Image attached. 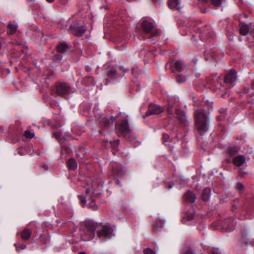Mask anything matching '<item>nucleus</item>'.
I'll return each mask as SVG.
<instances>
[{"instance_id":"f257e3e1","label":"nucleus","mask_w":254,"mask_h":254,"mask_svg":"<svg viewBox=\"0 0 254 254\" xmlns=\"http://www.w3.org/2000/svg\"><path fill=\"white\" fill-rule=\"evenodd\" d=\"M195 126L200 134L206 132L209 128V119L201 109L194 112Z\"/></svg>"},{"instance_id":"f03ea898","label":"nucleus","mask_w":254,"mask_h":254,"mask_svg":"<svg viewBox=\"0 0 254 254\" xmlns=\"http://www.w3.org/2000/svg\"><path fill=\"white\" fill-rule=\"evenodd\" d=\"M116 131L120 136H126L130 134L131 130L128 126V122L126 120L119 121L116 125Z\"/></svg>"},{"instance_id":"7ed1b4c3","label":"nucleus","mask_w":254,"mask_h":254,"mask_svg":"<svg viewBox=\"0 0 254 254\" xmlns=\"http://www.w3.org/2000/svg\"><path fill=\"white\" fill-rule=\"evenodd\" d=\"M113 229L108 225H103L98 230L97 235L99 238H110L113 233Z\"/></svg>"},{"instance_id":"20e7f679","label":"nucleus","mask_w":254,"mask_h":254,"mask_svg":"<svg viewBox=\"0 0 254 254\" xmlns=\"http://www.w3.org/2000/svg\"><path fill=\"white\" fill-rule=\"evenodd\" d=\"M164 111V109L162 107L155 104H150L148 107V111L143 117L145 118L151 115H158Z\"/></svg>"},{"instance_id":"39448f33","label":"nucleus","mask_w":254,"mask_h":254,"mask_svg":"<svg viewBox=\"0 0 254 254\" xmlns=\"http://www.w3.org/2000/svg\"><path fill=\"white\" fill-rule=\"evenodd\" d=\"M56 87L57 93L60 95L68 94L71 89V87L65 83H58Z\"/></svg>"},{"instance_id":"423d86ee","label":"nucleus","mask_w":254,"mask_h":254,"mask_svg":"<svg viewBox=\"0 0 254 254\" xmlns=\"http://www.w3.org/2000/svg\"><path fill=\"white\" fill-rule=\"evenodd\" d=\"M69 29H70V30L71 31V32L73 34H74L78 37H80L83 35V34L86 30L87 28L85 27V26H79L78 25H71L70 26Z\"/></svg>"},{"instance_id":"0eeeda50","label":"nucleus","mask_w":254,"mask_h":254,"mask_svg":"<svg viewBox=\"0 0 254 254\" xmlns=\"http://www.w3.org/2000/svg\"><path fill=\"white\" fill-rule=\"evenodd\" d=\"M116 119L113 116H105L102 118L100 123L104 127H107L111 126Z\"/></svg>"},{"instance_id":"6e6552de","label":"nucleus","mask_w":254,"mask_h":254,"mask_svg":"<svg viewBox=\"0 0 254 254\" xmlns=\"http://www.w3.org/2000/svg\"><path fill=\"white\" fill-rule=\"evenodd\" d=\"M237 80L236 72L234 70H231L225 76V82L233 84Z\"/></svg>"},{"instance_id":"1a4fd4ad","label":"nucleus","mask_w":254,"mask_h":254,"mask_svg":"<svg viewBox=\"0 0 254 254\" xmlns=\"http://www.w3.org/2000/svg\"><path fill=\"white\" fill-rule=\"evenodd\" d=\"M141 26L146 33H150L154 28L153 23L147 21H143L141 23Z\"/></svg>"},{"instance_id":"9d476101","label":"nucleus","mask_w":254,"mask_h":254,"mask_svg":"<svg viewBox=\"0 0 254 254\" xmlns=\"http://www.w3.org/2000/svg\"><path fill=\"white\" fill-rule=\"evenodd\" d=\"M176 117L180 122L185 124L187 121V116L184 111L181 110H177L176 111Z\"/></svg>"},{"instance_id":"9b49d317","label":"nucleus","mask_w":254,"mask_h":254,"mask_svg":"<svg viewBox=\"0 0 254 254\" xmlns=\"http://www.w3.org/2000/svg\"><path fill=\"white\" fill-rule=\"evenodd\" d=\"M172 66L178 71H182L185 68V65L182 61H177L172 63Z\"/></svg>"},{"instance_id":"f8f14e48","label":"nucleus","mask_w":254,"mask_h":254,"mask_svg":"<svg viewBox=\"0 0 254 254\" xmlns=\"http://www.w3.org/2000/svg\"><path fill=\"white\" fill-rule=\"evenodd\" d=\"M169 6L172 9H176L180 11L181 10V3L179 0H169Z\"/></svg>"},{"instance_id":"ddd939ff","label":"nucleus","mask_w":254,"mask_h":254,"mask_svg":"<svg viewBox=\"0 0 254 254\" xmlns=\"http://www.w3.org/2000/svg\"><path fill=\"white\" fill-rule=\"evenodd\" d=\"M246 161L245 157L242 155H238L235 157L233 159L234 164L237 166H241L244 164Z\"/></svg>"},{"instance_id":"4468645a","label":"nucleus","mask_w":254,"mask_h":254,"mask_svg":"<svg viewBox=\"0 0 254 254\" xmlns=\"http://www.w3.org/2000/svg\"><path fill=\"white\" fill-rule=\"evenodd\" d=\"M17 25L12 22H10L7 25V33L9 34H13L17 29Z\"/></svg>"},{"instance_id":"2eb2a0df","label":"nucleus","mask_w":254,"mask_h":254,"mask_svg":"<svg viewBox=\"0 0 254 254\" xmlns=\"http://www.w3.org/2000/svg\"><path fill=\"white\" fill-rule=\"evenodd\" d=\"M251 29V27L250 26V25L243 23L241 24L240 32L241 34L243 35H246L250 32Z\"/></svg>"},{"instance_id":"dca6fc26","label":"nucleus","mask_w":254,"mask_h":254,"mask_svg":"<svg viewBox=\"0 0 254 254\" xmlns=\"http://www.w3.org/2000/svg\"><path fill=\"white\" fill-rule=\"evenodd\" d=\"M185 197L186 200L190 203H193L195 200L196 195L191 191H188L185 194Z\"/></svg>"},{"instance_id":"f3484780","label":"nucleus","mask_w":254,"mask_h":254,"mask_svg":"<svg viewBox=\"0 0 254 254\" xmlns=\"http://www.w3.org/2000/svg\"><path fill=\"white\" fill-rule=\"evenodd\" d=\"M31 234L32 232L30 229H25L21 232V238L25 241L28 240L30 238Z\"/></svg>"},{"instance_id":"a211bd4d","label":"nucleus","mask_w":254,"mask_h":254,"mask_svg":"<svg viewBox=\"0 0 254 254\" xmlns=\"http://www.w3.org/2000/svg\"><path fill=\"white\" fill-rule=\"evenodd\" d=\"M211 193V189L205 188L203 190L202 193V199L203 201H208L210 198Z\"/></svg>"},{"instance_id":"6ab92c4d","label":"nucleus","mask_w":254,"mask_h":254,"mask_svg":"<svg viewBox=\"0 0 254 254\" xmlns=\"http://www.w3.org/2000/svg\"><path fill=\"white\" fill-rule=\"evenodd\" d=\"M67 164L69 169L71 170H75L77 167V162L73 158L69 159L67 162Z\"/></svg>"},{"instance_id":"aec40b11","label":"nucleus","mask_w":254,"mask_h":254,"mask_svg":"<svg viewBox=\"0 0 254 254\" xmlns=\"http://www.w3.org/2000/svg\"><path fill=\"white\" fill-rule=\"evenodd\" d=\"M67 48L68 45L65 43H62L58 46L57 50L60 53H63L65 51Z\"/></svg>"},{"instance_id":"412c9836","label":"nucleus","mask_w":254,"mask_h":254,"mask_svg":"<svg viewBox=\"0 0 254 254\" xmlns=\"http://www.w3.org/2000/svg\"><path fill=\"white\" fill-rule=\"evenodd\" d=\"M108 76L111 78H116L117 77V73L116 69L113 68L109 69L108 71Z\"/></svg>"},{"instance_id":"4be33fe9","label":"nucleus","mask_w":254,"mask_h":254,"mask_svg":"<svg viewBox=\"0 0 254 254\" xmlns=\"http://www.w3.org/2000/svg\"><path fill=\"white\" fill-rule=\"evenodd\" d=\"M164 222L163 220H159L156 222V223L154 225V228L157 230L158 228H162L164 226Z\"/></svg>"},{"instance_id":"5701e85b","label":"nucleus","mask_w":254,"mask_h":254,"mask_svg":"<svg viewBox=\"0 0 254 254\" xmlns=\"http://www.w3.org/2000/svg\"><path fill=\"white\" fill-rule=\"evenodd\" d=\"M182 254H196V252L190 248H185L182 251Z\"/></svg>"},{"instance_id":"b1692460","label":"nucleus","mask_w":254,"mask_h":254,"mask_svg":"<svg viewBox=\"0 0 254 254\" xmlns=\"http://www.w3.org/2000/svg\"><path fill=\"white\" fill-rule=\"evenodd\" d=\"M211 3L216 8H218L221 6L222 0H211Z\"/></svg>"},{"instance_id":"393cba45","label":"nucleus","mask_w":254,"mask_h":254,"mask_svg":"<svg viewBox=\"0 0 254 254\" xmlns=\"http://www.w3.org/2000/svg\"><path fill=\"white\" fill-rule=\"evenodd\" d=\"M24 135L26 137L32 138L34 136V133L29 130L25 131Z\"/></svg>"},{"instance_id":"a878e982","label":"nucleus","mask_w":254,"mask_h":254,"mask_svg":"<svg viewBox=\"0 0 254 254\" xmlns=\"http://www.w3.org/2000/svg\"><path fill=\"white\" fill-rule=\"evenodd\" d=\"M14 246H15L17 251L23 250L26 248V246L25 245L20 244L19 243H15L14 244Z\"/></svg>"},{"instance_id":"bb28decb","label":"nucleus","mask_w":254,"mask_h":254,"mask_svg":"<svg viewBox=\"0 0 254 254\" xmlns=\"http://www.w3.org/2000/svg\"><path fill=\"white\" fill-rule=\"evenodd\" d=\"M186 80V78L185 76L183 75H178L177 81L179 83H183L185 82Z\"/></svg>"},{"instance_id":"cd10ccee","label":"nucleus","mask_w":254,"mask_h":254,"mask_svg":"<svg viewBox=\"0 0 254 254\" xmlns=\"http://www.w3.org/2000/svg\"><path fill=\"white\" fill-rule=\"evenodd\" d=\"M78 198L80 199L81 204L83 206H85L86 204V200L85 197L82 195H78Z\"/></svg>"},{"instance_id":"c85d7f7f","label":"nucleus","mask_w":254,"mask_h":254,"mask_svg":"<svg viewBox=\"0 0 254 254\" xmlns=\"http://www.w3.org/2000/svg\"><path fill=\"white\" fill-rule=\"evenodd\" d=\"M89 207L93 210H96L98 209V206L94 201H92L89 204Z\"/></svg>"},{"instance_id":"c756f323","label":"nucleus","mask_w":254,"mask_h":254,"mask_svg":"<svg viewBox=\"0 0 254 254\" xmlns=\"http://www.w3.org/2000/svg\"><path fill=\"white\" fill-rule=\"evenodd\" d=\"M173 105L169 103V107L167 110L168 114H170V115L173 114Z\"/></svg>"},{"instance_id":"7c9ffc66","label":"nucleus","mask_w":254,"mask_h":254,"mask_svg":"<svg viewBox=\"0 0 254 254\" xmlns=\"http://www.w3.org/2000/svg\"><path fill=\"white\" fill-rule=\"evenodd\" d=\"M144 254H155V252L151 249L147 248L144 251Z\"/></svg>"},{"instance_id":"2f4dec72","label":"nucleus","mask_w":254,"mask_h":254,"mask_svg":"<svg viewBox=\"0 0 254 254\" xmlns=\"http://www.w3.org/2000/svg\"><path fill=\"white\" fill-rule=\"evenodd\" d=\"M221 116L220 117H218L217 119L219 121H222L223 120V118L225 117V113L224 110H222L220 111Z\"/></svg>"},{"instance_id":"473e14b6","label":"nucleus","mask_w":254,"mask_h":254,"mask_svg":"<svg viewBox=\"0 0 254 254\" xmlns=\"http://www.w3.org/2000/svg\"><path fill=\"white\" fill-rule=\"evenodd\" d=\"M113 171L114 173L117 176H121L122 175V172L121 170V169H120V170H117V169H115L114 167L113 168Z\"/></svg>"},{"instance_id":"72a5a7b5","label":"nucleus","mask_w":254,"mask_h":254,"mask_svg":"<svg viewBox=\"0 0 254 254\" xmlns=\"http://www.w3.org/2000/svg\"><path fill=\"white\" fill-rule=\"evenodd\" d=\"M228 152L231 155H233L236 153V150L234 147H230L228 149Z\"/></svg>"},{"instance_id":"f704fd0d","label":"nucleus","mask_w":254,"mask_h":254,"mask_svg":"<svg viewBox=\"0 0 254 254\" xmlns=\"http://www.w3.org/2000/svg\"><path fill=\"white\" fill-rule=\"evenodd\" d=\"M152 30L153 31L151 32L153 37L158 36L160 35V32L158 30L154 29V28Z\"/></svg>"},{"instance_id":"c9c22d12","label":"nucleus","mask_w":254,"mask_h":254,"mask_svg":"<svg viewBox=\"0 0 254 254\" xmlns=\"http://www.w3.org/2000/svg\"><path fill=\"white\" fill-rule=\"evenodd\" d=\"M119 69L120 71H122L124 73L128 71V68H125L123 66H120Z\"/></svg>"},{"instance_id":"e433bc0d","label":"nucleus","mask_w":254,"mask_h":254,"mask_svg":"<svg viewBox=\"0 0 254 254\" xmlns=\"http://www.w3.org/2000/svg\"><path fill=\"white\" fill-rule=\"evenodd\" d=\"M194 215L193 214H189L187 215V219L189 221L193 219Z\"/></svg>"},{"instance_id":"4c0bfd02","label":"nucleus","mask_w":254,"mask_h":254,"mask_svg":"<svg viewBox=\"0 0 254 254\" xmlns=\"http://www.w3.org/2000/svg\"><path fill=\"white\" fill-rule=\"evenodd\" d=\"M169 135L167 134L164 133L163 135V139L165 141H167L169 138Z\"/></svg>"},{"instance_id":"58836bf2","label":"nucleus","mask_w":254,"mask_h":254,"mask_svg":"<svg viewBox=\"0 0 254 254\" xmlns=\"http://www.w3.org/2000/svg\"><path fill=\"white\" fill-rule=\"evenodd\" d=\"M212 254H219V251L218 250H213L212 252Z\"/></svg>"},{"instance_id":"ea45409f","label":"nucleus","mask_w":254,"mask_h":254,"mask_svg":"<svg viewBox=\"0 0 254 254\" xmlns=\"http://www.w3.org/2000/svg\"><path fill=\"white\" fill-rule=\"evenodd\" d=\"M237 187L239 189H242L243 188V185L240 183L237 184Z\"/></svg>"},{"instance_id":"a19ab883","label":"nucleus","mask_w":254,"mask_h":254,"mask_svg":"<svg viewBox=\"0 0 254 254\" xmlns=\"http://www.w3.org/2000/svg\"><path fill=\"white\" fill-rule=\"evenodd\" d=\"M90 190H89V189H86V191H85L86 194V195H88V194H89V193H90Z\"/></svg>"},{"instance_id":"79ce46f5","label":"nucleus","mask_w":254,"mask_h":254,"mask_svg":"<svg viewBox=\"0 0 254 254\" xmlns=\"http://www.w3.org/2000/svg\"><path fill=\"white\" fill-rule=\"evenodd\" d=\"M208 108H212V103L208 102Z\"/></svg>"},{"instance_id":"37998d69","label":"nucleus","mask_w":254,"mask_h":254,"mask_svg":"<svg viewBox=\"0 0 254 254\" xmlns=\"http://www.w3.org/2000/svg\"><path fill=\"white\" fill-rule=\"evenodd\" d=\"M115 144H116L115 145H116V146L119 145V140L118 139V140H116L115 141Z\"/></svg>"},{"instance_id":"c03bdc74","label":"nucleus","mask_w":254,"mask_h":254,"mask_svg":"<svg viewBox=\"0 0 254 254\" xmlns=\"http://www.w3.org/2000/svg\"><path fill=\"white\" fill-rule=\"evenodd\" d=\"M49 3L53 2L55 0H46Z\"/></svg>"},{"instance_id":"a18cd8bd","label":"nucleus","mask_w":254,"mask_h":254,"mask_svg":"<svg viewBox=\"0 0 254 254\" xmlns=\"http://www.w3.org/2000/svg\"><path fill=\"white\" fill-rule=\"evenodd\" d=\"M54 135L57 137H58V136H59V133L58 132H55L54 133Z\"/></svg>"},{"instance_id":"49530a36","label":"nucleus","mask_w":254,"mask_h":254,"mask_svg":"<svg viewBox=\"0 0 254 254\" xmlns=\"http://www.w3.org/2000/svg\"><path fill=\"white\" fill-rule=\"evenodd\" d=\"M61 59H62V57L61 56H59L57 60L60 61Z\"/></svg>"},{"instance_id":"de8ad7c7","label":"nucleus","mask_w":254,"mask_h":254,"mask_svg":"<svg viewBox=\"0 0 254 254\" xmlns=\"http://www.w3.org/2000/svg\"><path fill=\"white\" fill-rule=\"evenodd\" d=\"M18 153H19V154H20L21 155H23V154L22 152H20V151H18Z\"/></svg>"},{"instance_id":"09e8293b","label":"nucleus","mask_w":254,"mask_h":254,"mask_svg":"<svg viewBox=\"0 0 254 254\" xmlns=\"http://www.w3.org/2000/svg\"><path fill=\"white\" fill-rule=\"evenodd\" d=\"M79 254H86V253L84 252H81L79 253Z\"/></svg>"},{"instance_id":"8fccbe9b","label":"nucleus","mask_w":254,"mask_h":254,"mask_svg":"<svg viewBox=\"0 0 254 254\" xmlns=\"http://www.w3.org/2000/svg\"><path fill=\"white\" fill-rule=\"evenodd\" d=\"M201 0L204 2H207L209 0Z\"/></svg>"},{"instance_id":"3c124183","label":"nucleus","mask_w":254,"mask_h":254,"mask_svg":"<svg viewBox=\"0 0 254 254\" xmlns=\"http://www.w3.org/2000/svg\"><path fill=\"white\" fill-rule=\"evenodd\" d=\"M172 187H173L172 186L169 185V188L170 189H171L172 188Z\"/></svg>"},{"instance_id":"603ef678","label":"nucleus","mask_w":254,"mask_h":254,"mask_svg":"<svg viewBox=\"0 0 254 254\" xmlns=\"http://www.w3.org/2000/svg\"><path fill=\"white\" fill-rule=\"evenodd\" d=\"M205 59H206V61L208 60V58H207V57H205Z\"/></svg>"},{"instance_id":"864d4df0","label":"nucleus","mask_w":254,"mask_h":254,"mask_svg":"<svg viewBox=\"0 0 254 254\" xmlns=\"http://www.w3.org/2000/svg\"><path fill=\"white\" fill-rule=\"evenodd\" d=\"M28 1H33L34 0H27Z\"/></svg>"},{"instance_id":"5fc2aeb1","label":"nucleus","mask_w":254,"mask_h":254,"mask_svg":"<svg viewBox=\"0 0 254 254\" xmlns=\"http://www.w3.org/2000/svg\"><path fill=\"white\" fill-rule=\"evenodd\" d=\"M154 2H156L157 1V0H153Z\"/></svg>"},{"instance_id":"6e6d98bb","label":"nucleus","mask_w":254,"mask_h":254,"mask_svg":"<svg viewBox=\"0 0 254 254\" xmlns=\"http://www.w3.org/2000/svg\"><path fill=\"white\" fill-rule=\"evenodd\" d=\"M16 44H17V45H19V43H18L16 42Z\"/></svg>"},{"instance_id":"4d7b16f0","label":"nucleus","mask_w":254,"mask_h":254,"mask_svg":"<svg viewBox=\"0 0 254 254\" xmlns=\"http://www.w3.org/2000/svg\"><path fill=\"white\" fill-rule=\"evenodd\" d=\"M207 52H206V53H207ZM209 53H211V51H209V52H208Z\"/></svg>"}]
</instances>
